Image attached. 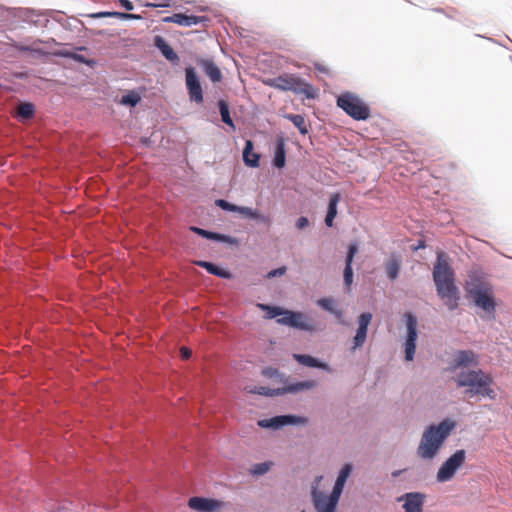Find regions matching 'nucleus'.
<instances>
[{
	"label": "nucleus",
	"mask_w": 512,
	"mask_h": 512,
	"mask_svg": "<svg viewBox=\"0 0 512 512\" xmlns=\"http://www.w3.org/2000/svg\"><path fill=\"white\" fill-rule=\"evenodd\" d=\"M153 7H161V8H168V7H171V4H170V0H165L164 2L162 3H159V4H154L152 5Z\"/></svg>",
	"instance_id": "55"
},
{
	"label": "nucleus",
	"mask_w": 512,
	"mask_h": 512,
	"mask_svg": "<svg viewBox=\"0 0 512 512\" xmlns=\"http://www.w3.org/2000/svg\"><path fill=\"white\" fill-rule=\"evenodd\" d=\"M176 16H178V13H175V14H173V15H171V16H167V17H165V18L163 19V21H164L165 23H175V24H177V20H176L177 18H176Z\"/></svg>",
	"instance_id": "53"
},
{
	"label": "nucleus",
	"mask_w": 512,
	"mask_h": 512,
	"mask_svg": "<svg viewBox=\"0 0 512 512\" xmlns=\"http://www.w3.org/2000/svg\"><path fill=\"white\" fill-rule=\"evenodd\" d=\"M36 107L32 102L20 101L17 108L16 116L19 121L30 120L35 116Z\"/></svg>",
	"instance_id": "30"
},
{
	"label": "nucleus",
	"mask_w": 512,
	"mask_h": 512,
	"mask_svg": "<svg viewBox=\"0 0 512 512\" xmlns=\"http://www.w3.org/2000/svg\"><path fill=\"white\" fill-rule=\"evenodd\" d=\"M217 108L222 122L225 123L233 131H235L236 125L231 117L229 102L226 99L220 98L217 101Z\"/></svg>",
	"instance_id": "29"
},
{
	"label": "nucleus",
	"mask_w": 512,
	"mask_h": 512,
	"mask_svg": "<svg viewBox=\"0 0 512 512\" xmlns=\"http://www.w3.org/2000/svg\"><path fill=\"white\" fill-rule=\"evenodd\" d=\"M401 260L397 256H392L390 260L385 264L386 276L390 281H395L400 274Z\"/></svg>",
	"instance_id": "32"
},
{
	"label": "nucleus",
	"mask_w": 512,
	"mask_h": 512,
	"mask_svg": "<svg viewBox=\"0 0 512 512\" xmlns=\"http://www.w3.org/2000/svg\"><path fill=\"white\" fill-rule=\"evenodd\" d=\"M47 10L40 11L32 8H16L13 10V16L20 22L27 23L36 28L52 30L49 26V17L46 15Z\"/></svg>",
	"instance_id": "12"
},
{
	"label": "nucleus",
	"mask_w": 512,
	"mask_h": 512,
	"mask_svg": "<svg viewBox=\"0 0 512 512\" xmlns=\"http://www.w3.org/2000/svg\"><path fill=\"white\" fill-rule=\"evenodd\" d=\"M88 48L86 46H78L75 47L73 50L69 49H61L53 52V55L60 58H66L71 59L73 61L77 60L78 55L80 54L79 51H87Z\"/></svg>",
	"instance_id": "40"
},
{
	"label": "nucleus",
	"mask_w": 512,
	"mask_h": 512,
	"mask_svg": "<svg viewBox=\"0 0 512 512\" xmlns=\"http://www.w3.org/2000/svg\"><path fill=\"white\" fill-rule=\"evenodd\" d=\"M466 459V451L458 449L451 454L439 467L436 475V480L439 483L450 481L457 471L463 466Z\"/></svg>",
	"instance_id": "11"
},
{
	"label": "nucleus",
	"mask_w": 512,
	"mask_h": 512,
	"mask_svg": "<svg viewBox=\"0 0 512 512\" xmlns=\"http://www.w3.org/2000/svg\"><path fill=\"white\" fill-rule=\"evenodd\" d=\"M426 247H427V244H426L425 240H423V239H419V240L417 241V244H416V245H413V246L411 247V249H412V251H418V250H420V249H425Z\"/></svg>",
	"instance_id": "51"
},
{
	"label": "nucleus",
	"mask_w": 512,
	"mask_h": 512,
	"mask_svg": "<svg viewBox=\"0 0 512 512\" xmlns=\"http://www.w3.org/2000/svg\"><path fill=\"white\" fill-rule=\"evenodd\" d=\"M46 15L49 17V26L52 27L51 21L58 23L62 28L64 27L65 20L68 19L63 12L57 10H47Z\"/></svg>",
	"instance_id": "43"
},
{
	"label": "nucleus",
	"mask_w": 512,
	"mask_h": 512,
	"mask_svg": "<svg viewBox=\"0 0 512 512\" xmlns=\"http://www.w3.org/2000/svg\"><path fill=\"white\" fill-rule=\"evenodd\" d=\"M456 421L446 418L437 424L428 425L421 437L417 455L423 460H433L456 428Z\"/></svg>",
	"instance_id": "2"
},
{
	"label": "nucleus",
	"mask_w": 512,
	"mask_h": 512,
	"mask_svg": "<svg viewBox=\"0 0 512 512\" xmlns=\"http://www.w3.org/2000/svg\"><path fill=\"white\" fill-rule=\"evenodd\" d=\"M405 335L403 342L404 358L410 362L414 360L418 339V319L416 315L407 311L404 313Z\"/></svg>",
	"instance_id": "10"
},
{
	"label": "nucleus",
	"mask_w": 512,
	"mask_h": 512,
	"mask_svg": "<svg viewBox=\"0 0 512 512\" xmlns=\"http://www.w3.org/2000/svg\"><path fill=\"white\" fill-rule=\"evenodd\" d=\"M153 46L173 65L179 63L180 58L178 54L163 36L155 35L153 37Z\"/></svg>",
	"instance_id": "21"
},
{
	"label": "nucleus",
	"mask_w": 512,
	"mask_h": 512,
	"mask_svg": "<svg viewBox=\"0 0 512 512\" xmlns=\"http://www.w3.org/2000/svg\"><path fill=\"white\" fill-rule=\"evenodd\" d=\"M93 19L113 17L120 20H138L141 19L140 15L120 12V11H99L88 15Z\"/></svg>",
	"instance_id": "28"
},
{
	"label": "nucleus",
	"mask_w": 512,
	"mask_h": 512,
	"mask_svg": "<svg viewBox=\"0 0 512 512\" xmlns=\"http://www.w3.org/2000/svg\"><path fill=\"white\" fill-rule=\"evenodd\" d=\"M354 466L351 462L344 463L338 471L336 480L329 494L319 490V484L322 476H317L311 485V502H316L328 506L338 507L341 495L344 491L347 480L353 472Z\"/></svg>",
	"instance_id": "5"
},
{
	"label": "nucleus",
	"mask_w": 512,
	"mask_h": 512,
	"mask_svg": "<svg viewBox=\"0 0 512 512\" xmlns=\"http://www.w3.org/2000/svg\"><path fill=\"white\" fill-rule=\"evenodd\" d=\"M293 359L300 365L332 373V367L323 359L305 353H294Z\"/></svg>",
	"instance_id": "19"
},
{
	"label": "nucleus",
	"mask_w": 512,
	"mask_h": 512,
	"mask_svg": "<svg viewBox=\"0 0 512 512\" xmlns=\"http://www.w3.org/2000/svg\"><path fill=\"white\" fill-rule=\"evenodd\" d=\"M189 355H190V352H189L187 349H185V351H184V356H185V357H189Z\"/></svg>",
	"instance_id": "61"
},
{
	"label": "nucleus",
	"mask_w": 512,
	"mask_h": 512,
	"mask_svg": "<svg viewBox=\"0 0 512 512\" xmlns=\"http://www.w3.org/2000/svg\"><path fill=\"white\" fill-rule=\"evenodd\" d=\"M188 506L197 512H219L224 502L216 498L193 496L189 499Z\"/></svg>",
	"instance_id": "16"
},
{
	"label": "nucleus",
	"mask_w": 512,
	"mask_h": 512,
	"mask_svg": "<svg viewBox=\"0 0 512 512\" xmlns=\"http://www.w3.org/2000/svg\"><path fill=\"white\" fill-rule=\"evenodd\" d=\"M271 388L265 386H253L248 389V393L254 395H260L265 397H270Z\"/></svg>",
	"instance_id": "45"
},
{
	"label": "nucleus",
	"mask_w": 512,
	"mask_h": 512,
	"mask_svg": "<svg viewBox=\"0 0 512 512\" xmlns=\"http://www.w3.org/2000/svg\"><path fill=\"white\" fill-rule=\"evenodd\" d=\"M476 364V355L472 350H458L450 362L448 370L455 371L458 368H468Z\"/></svg>",
	"instance_id": "20"
},
{
	"label": "nucleus",
	"mask_w": 512,
	"mask_h": 512,
	"mask_svg": "<svg viewBox=\"0 0 512 512\" xmlns=\"http://www.w3.org/2000/svg\"><path fill=\"white\" fill-rule=\"evenodd\" d=\"M195 265L205 269L209 274L221 279L230 280L233 278V273L227 267L220 264L206 260H197L195 261Z\"/></svg>",
	"instance_id": "22"
},
{
	"label": "nucleus",
	"mask_w": 512,
	"mask_h": 512,
	"mask_svg": "<svg viewBox=\"0 0 512 512\" xmlns=\"http://www.w3.org/2000/svg\"><path fill=\"white\" fill-rule=\"evenodd\" d=\"M37 43H44V40L37 38L36 40H34V44H37Z\"/></svg>",
	"instance_id": "60"
},
{
	"label": "nucleus",
	"mask_w": 512,
	"mask_h": 512,
	"mask_svg": "<svg viewBox=\"0 0 512 512\" xmlns=\"http://www.w3.org/2000/svg\"><path fill=\"white\" fill-rule=\"evenodd\" d=\"M434 11L437 13H444V10L442 8H435Z\"/></svg>",
	"instance_id": "59"
},
{
	"label": "nucleus",
	"mask_w": 512,
	"mask_h": 512,
	"mask_svg": "<svg viewBox=\"0 0 512 512\" xmlns=\"http://www.w3.org/2000/svg\"><path fill=\"white\" fill-rule=\"evenodd\" d=\"M432 279L437 295L444 301L449 311H455L459 307L460 290L456 285L455 271L449 263V258L441 250L436 252Z\"/></svg>",
	"instance_id": "1"
},
{
	"label": "nucleus",
	"mask_w": 512,
	"mask_h": 512,
	"mask_svg": "<svg viewBox=\"0 0 512 512\" xmlns=\"http://www.w3.org/2000/svg\"><path fill=\"white\" fill-rule=\"evenodd\" d=\"M403 472H404V470H402V469H400V470H395V471H393V472L391 473V476H392L393 478H397V477H399Z\"/></svg>",
	"instance_id": "57"
},
{
	"label": "nucleus",
	"mask_w": 512,
	"mask_h": 512,
	"mask_svg": "<svg viewBox=\"0 0 512 512\" xmlns=\"http://www.w3.org/2000/svg\"><path fill=\"white\" fill-rule=\"evenodd\" d=\"M359 252V244L357 241H352L347 246L345 265L344 267H353L354 258Z\"/></svg>",
	"instance_id": "42"
},
{
	"label": "nucleus",
	"mask_w": 512,
	"mask_h": 512,
	"mask_svg": "<svg viewBox=\"0 0 512 512\" xmlns=\"http://www.w3.org/2000/svg\"><path fill=\"white\" fill-rule=\"evenodd\" d=\"M465 291L472 299L475 307L483 311L482 319H495L496 299L491 287L477 276H470L465 284Z\"/></svg>",
	"instance_id": "6"
},
{
	"label": "nucleus",
	"mask_w": 512,
	"mask_h": 512,
	"mask_svg": "<svg viewBox=\"0 0 512 512\" xmlns=\"http://www.w3.org/2000/svg\"><path fill=\"white\" fill-rule=\"evenodd\" d=\"M336 104L348 116L357 121H365L371 115L370 107L357 94L346 91L337 96Z\"/></svg>",
	"instance_id": "7"
},
{
	"label": "nucleus",
	"mask_w": 512,
	"mask_h": 512,
	"mask_svg": "<svg viewBox=\"0 0 512 512\" xmlns=\"http://www.w3.org/2000/svg\"><path fill=\"white\" fill-rule=\"evenodd\" d=\"M84 28V24L81 20L76 17H68L65 20L63 29L74 34H79Z\"/></svg>",
	"instance_id": "41"
},
{
	"label": "nucleus",
	"mask_w": 512,
	"mask_h": 512,
	"mask_svg": "<svg viewBox=\"0 0 512 512\" xmlns=\"http://www.w3.org/2000/svg\"><path fill=\"white\" fill-rule=\"evenodd\" d=\"M300 512H306V510H301Z\"/></svg>",
	"instance_id": "62"
},
{
	"label": "nucleus",
	"mask_w": 512,
	"mask_h": 512,
	"mask_svg": "<svg viewBox=\"0 0 512 512\" xmlns=\"http://www.w3.org/2000/svg\"><path fill=\"white\" fill-rule=\"evenodd\" d=\"M372 321V314L370 312H362L358 316V327L356 329V333L353 337V345L351 347L352 351H356L360 349L364 343L366 342L368 335V328Z\"/></svg>",
	"instance_id": "17"
},
{
	"label": "nucleus",
	"mask_w": 512,
	"mask_h": 512,
	"mask_svg": "<svg viewBox=\"0 0 512 512\" xmlns=\"http://www.w3.org/2000/svg\"><path fill=\"white\" fill-rule=\"evenodd\" d=\"M276 82L280 83L278 84V90L292 91L295 94H303L308 100H313L318 96L317 90L312 84L295 75L278 76V80Z\"/></svg>",
	"instance_id": "9"
},
{
	"label": "nucleus",
	"mask_w": 512,
	"mask_h": 512,
	"mask_svg": "<svg viewBox=\"0 0 512 512\" xmlns=\"http://www.w3.org/2000/svg\"><path fill=\"white\" fill-rule=\"evenodd\" d=\"M120 6L126 11L134 10V3L131 0H119Z\"/></svg>",
	"instance_id": "50"
},
{
	"label": "nucleus",
	"mask_w": 512,
	"mask_h": 512,
	"mask_svg": "<svg viewBox=\"0 0 512 512\" xmlns=\"http://www.w3.org/2000/svg\"><path fill=\"white\" fill-rule=\"evenodd\" d=\"M75 62L80 63V64H84V65H86V66H88L89 68H92V69L97 66V61L96 60L91 59V58H87L83 54H79L78 57H77V60Z\"/></svg>",
	"instance_id": "47"
},
{
	"label": "nucleus",
	"mask_w": 512,
	"mask_h": 512,
	"mask_svg": "<svg viewBox=\"0 0 512 512\" xmlns=\"http://www.w3.org/2000/svg\"><path fill=\"white\" fill-rule=\"evenodd\" d=\"M2 88V84L0 83V89Z\"/></svg>",
	"instance_id": "63"
},
{
	"label": "nucleus",
	"mask_w": 512,
	"mask_h": 512,
	"mask_svg": "<svg viewBox=\"0 0 512 512\" xmlns=\"http://www.w3.org/2000/svg\"><path fill=\"white\" fill-rule=\"evenodd\" d=\"M354 281L353 267H344L343 269V282L347 289H350Z\"/></svg>",
	"instance_id": "44"
},
{
	"label": "nucleus",
	"mask_w": 512,
	"mask_h": 512,
	"mask_svg": "<svg viewBox=\"0 0 512 512\" xmlns=\"http://www.w3.org/2000/svg\"><path fill=\"white\" fill-rule=\"evenodd\" d=\"M257 425L262 429H268L272 431H278L284 428L282 415H275L270 418L259 419L257 421Z\"/></svg>",
	"instance_id": "31"
},
{
	"label": "nucleus",
	"mask_w": 512,
	"mask_h": 512,
	"mask_svg": "<svg viewBox=\"0 0 512 512\" xmlns=\"http://www.w3.org/2000/svg\"><path fill=\"white\" fill-rule=\"evenodd\" d=\"M142 100L140 93L136 90H128L121 96L120 104L126 107L134 108Z\"/></svg>",
	"instance_id": "36"
},
{
	"label": "nucleus",
	"mask_w": 512,
	"mask_h": 512,
	"mask_svg": "<svg viewBox=\"0 0 512 512\" xmlns=\"http://www.w3.org/2000/svg\"><path fill=\"white\" fill-rule=\"evenodd\" d=\"M185 85L189 100L196 104H201L204 100V92L200 77L194 66L185 68Z\"/></svg>",
	"instance_id": "13"
},
{
	"label": "nucleus",
	"mask_w": 512,
	"mask_h": 512,
	"mask_svg": "<svg viewBox=\"0 0 512 512\" xmlns=\"http://www.w3.org/2000/svg\"><path fill=\"white\" fill-rule=\"evenodd\" d=\"M256 307L265 313V319H276L279 325L310 333L315 330V326L309 322L307 315L302 311L290 310L283 306L269 303H257Z\"/></svg>",
	"instance_id": "4"
},
{
	"label": "nucleus",
	"mask_w": 512,
	"mask_h": 512,
	"mask_svg": "<svg viewBox=\"0 0 512 512\" xmlns=\"http://www.w3.org/2000/svg\"><path fill=\"white\" fill-rule=\"evenodd\" d=\"M274 463L272 461H264L260 463L253 464L249 469V474L253 477H261L267 474Z\"/></svg>",
	"instance_id": "38"
},
{
	"label": "nucleus",
	"mask_w": 512,
	"mask_h": 512,
	"mask_svg": "<svg viewBox=\"0 0 512 512\" xmlns=\"http://www.w3.org/2000/svg\"><path fill=\"white\" fill-rule=\"evenodd\" d=\"M140 143L146 148H150L153 145V141L150 137H141Z\"/></svg>",
	"instance_id": "52"
},
{
	"label": "nucleus",
	"mask_w": 512,
	"mask_h": 512,
	"mask_svg": "<svg viewBox=\"0 0 512 512\" xmlns=\"http://www.w3.org/2000/svg\"><path fill=\"white\" fill-rule=\"evenodd\" d=\"M272 166L279 170L286 166V142L283 137H277L275 141Z\"/></svg>",
	"instance_id": "24"
},
{
	"label": "nucleus",
	"mask_w": 512,
	"mask_h": 512,
	"mask_svg": "<svg viewBox=\"0 0 512 512\" xmlns=\"http://www.w3.org/2000/svg\"><path fill=\"white\" fill-rule=\"evenodd\" d=\"M189 230L204 239L225 244L230 248H238L241 244L240 240L237 237L228 234L207 230L198 226H190Z\"/></svg>",
	"instance_id": "14"
},
{
	"label": "nucleus",
	"mask_w": 512,
	"mask_h": 512,
	"mask_svg": "<svg viewBox=\"0 0 512 512\" xmlns=\"http://www.w3.org/2000/svg\"><path fill=\"white\" fill-rule=\"evenodd\" d=\"M261 375L269 379H276L281 383L290 381V377L285 373L281 372L278 368L267 366L261 370Z\"/></svg>",
	"instance_id": "34"
},
{
	"label": "nucleus",
	"mask_w": 512,
	"mask_h": 512,
	"mask_svg": "<svg viewBox=\"0 0 512 512\" xmlns=\"http://www.w3.org/2000/svg\"><path fill=\"white\" fill-rule=\"evenodd\" d=\"M341 199L342 195L338 191L331 193L329 196L324 219L325 225L329 228L334 226V220L338 215V204L340 203Z\"/></svg>",
	"instance_id": "23"
},
{
	"label": "nucleus",
	"mask_w": 512,
	"mask_h": 512,
	"mask_svg": "<svg viewBox=\"0 0 512 512\" xmlns=\"http://www.w3.org/2000/svg\"><path fill=\"white\" fill-rule=\"evenodd\" d=\"M309 226H310V221H309L308 217H306V216H300L295 222V227L298 230H304Z\"/></svg>",
	"instance_id": "49"
},
{
	"label": "nucleus",
	"mask_w": 512,
	"mask_h": 512,
	"mask_svg": "<svg viewBox=\"0 0 512 512\" xmlns=\"http://www.w3.org/2000/svg\"><path fill=\"white\" fill-rule=\"evenodd\" d=\"M46 43L59 44L54 38L49 39L48 41H46Z\"/></svg>",
	"instance_id": "58"
},
{
	"label": "nucleus",
	"mask_w": 512,
	"mask_h": 512,
	"mask_svg": "<svg viewBox=\"0 0 512 512\" xmlns=\"http://www.w3.org/2000/svg\"><path fill=\"white\" fill-rule=\"evenodd\" d=\"M316 305L333 315L339 324L343 325L345 323L343 311L335 306V299L333 297H321L317 299Z\"/></svg>",
	"instance_id": "25"
},
{
	"label": "nucleus",
	"mask_w": 512,
	"mask_h": 512,
	"mask_svg": "<svg viewBox=\"0 0 512 512\" xmlns=\"http://www.w3.org/2000/svg\"><path fill=\"white\" fill-rule=\"evenodd\" d=\"M312 505L316 512H337V507L328 506L316 502H312Z\"/></svg>",
	"instance_id": "48"
},
{
	"label": "nucleus",
	"mask_w": 512,
	"mask_h": 512,
	"mask_svg": "<svg viewBox=\"0 0 512 512\" xmlns=\"http://www.w3.org/2000/svg\"><path fill=\"white\" fill-rule=\"evenodd\" d=\"M458 388H465L464 395L467 398H489L495 400L496 391L491 387L493 378L481 369H469L461 371L454 379Z\"/></svg>",
	"instance_id": "3"
},
{
	"label": "nucleus",
	"mask_w": 512,
	"mask_h": 512,
	"mask_svg": "<svg viewBox=\"0 0 512 512\" xmlns=\"http://www.w3.org/2000/svg\"><path fill=\"white\" fill-rule=\"evenodd\" d=\"M242 158L247 167L258 168L260 166V154L254 151V143L252 140L245 141Z\"/></svg>",
	"instance_id": "26"
},
{
	"label": "nucleus",
	"mask_w": 512,
	"mask_h": 512,
	"mask_svg": "<svg viewBox=\"0 0 512 512\" xmlns=\"http://www.w3.org/2000/svg\"><path fill=\"white\" fill-rule=\"evenodd\" d=\"M278 80V77H275V78H271V79H268L265 83L275 89H278V82H276Z\"/></svg>",
	"instance_id": "54"
},
{
	"label": "nucleus",
	"mask_w": 512,
	"mask_h": 512,
	"mask_svg": "<svg viewBox=\"0 0 512 512\" xmlns=\"http://www.w3.org/2000/svg\"><path fill=\"white\" fill-rule=\"evenodd\" d=\"M315 68H316V70H318V71H320L322 73H327V71H328V69L325 66H323V65H321L319 63L315 64Z\"/></svg>",
	"instance_id": "56"
},
{
	"label": "nucleus",
	"mask_w": 512,
	"mask_h": 512,
	"mask_svg": "<svg viewBox=\"0 0 512 512\" xmlns=\"http://www.w3.org/2000/svg\"><path fill=\"white\" fill-rule=\"evenodd\" d=\"M284 386L278 388H271L270 398L284 396L286 394H298L303 391L311 390L316 387L317 383L314 380H303L283 383Z\"/></svg>",
	"instance_id": "15"
},
{
	"label": "nucleus",
	"mask_w": 512,
	"mask_h": 512,
	"mask_svg": "<svg viewBox=\"0 0 512 512\" xmlns=\"http://www.w3.org/2000/svg\"><path fill=\"white\" fill-rule=\"evenodd\" d=\"M198 64L213 83L222 81V72L212 59H201Z\"/></svg>",
	"instance_id": "27"
},
{
	"label": "nucleus",
	"mask_w": 512,
	"mask_h": 512,
	"mask_svg": "<svg viewBox=\"0 0 512 512\" xmlns=\"http://www.w3.org/2000/svg\"><path fill=\"white\" fill-rule=\"evenodd\" d=\"M177 24L184 27H191L202 23L205 20V17L198 15H188L185 13H178L176 16Z\"/></svg>",
	"instance_id": "35"
},
{
	"label": "nucleus",
	"mask_w": 512,
	"mask_h": 512,
	"mask_svg": "<svg viewBox=\"0 0 512 512\" xmlns=\"http://www.w3.org/2000/svg\"><path fill=\"white\" fill-rule=\"evenodd\" d=\"M11 46L13 47V49L18 51L19 53H29L36 57H46L48 55V53L41 48H36L34 46L25 45L18 41H13Z\"/></svg>",
	"instance_id": "33"
},
{
	"label": "nucleus",
	"mask_w": 512,
	"mask_h": 512,
	"mask_svg": "<svg viewBox=\"0 0 512 512\" xmlns=\"http://www.w3.org/2000/svg\"><path fill=\"white\" fill-rule=\"evenodd\" d=\"M283 419V426H305L308 423V418L297 414H281Z\"/></svg>",
	"instance_id": "37"
},
{
	"label": "nucleus",
	"mask_w": 512,
	"mask_h": 512,
	"mask_svg": "<svg viewBox=\"0 0 512 512\" xmlns=\"http://www.w3.org/2000/svg\"><path fill=\"white\" fill-rule=\"evenodd\" d=\"M426 494L422 492H406L397 498L402 502L404 512H422L425 503Z\"/></svg>",
	"instance_id": "18"
},
{
	"label": "nucleus",
	"mask_w": 512,
	"mask_h": 512,
	"mask_svg": "<svg viewBox=\"0 0 512 512\" xmlns=\"http://www.w3.org/2000/svg\"><path fill=\"white\" fill-rule=\"evenodd\" d=\"M286 272H287V267L285 265H282L277 268L271 269L269 272H267L265 277L267 279H273V278L281 277V276L285 275Z\"/></svg>",
	"instance_id": "46"
},
{
	"label": "nucleus",
	"mask_w": 512,
	"mask_h": 512,
	"mask_svg": "<svg viewBox=\"0 0 512 512\" xmlns=\"http://www.w3.org/2000/svg\"><path fill=\"white\" fill-rule=\"evenodd\" d=\"M287 120H289L298 130L299 133L302 135L308 134L309 130L308 127L305 124V118L304 116L300 114H287L285 116Z\"/></svg>",
	"instance_id": "39"
},
{
	"label": "nucleus",
	"mask_w": 512,
	"mask_h": 512,
	"mask_svg": "<svg viewBox=\"0 0 512 512\" xmlns=\"http://www.w3.org/2000/svg\"><path fill=\"white\" fill-rule=\"evenodd\" d=\"M214 204L225 212L240 214L243 218L255 220L259 224L270 226L272 223L269 215L263 214L255 208L237 205L223 198L215 199Z\"/></svg>",
	"instance_id": "8"
}]
</instances>
